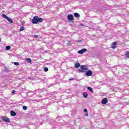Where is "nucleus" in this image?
<instances>
[{
    "mask_svg": "<svg viewBox=\"0 0 129 129\" xmlns=\"http://www.w3.org/2000/svg\"><path fill=\"white\" fill-rule=\"evenodd\" d=\"M88 70V68L87 66H81V70H79V72H81L82 73H85L86 71Z\"/></svg>",
    "mask_w": 129,
    "mask_h": 129,
    "instance_id": "obj_1",
    "label": "nucleus"
},
{
    "mask_svg": "<svg viewBox=\"0 0 129 129\" xmlns=\"http://www.w3.org/2000/svg\"><path fill=\"white\" fill-rule=\"evenodd\" d=\"M2 16L3 18H4V19H6V20H7V21H8V22L10 24H13L14 21H13V20L12 19H11V18L7 16V15L3 14Z\"/></svg>",
    "mask_w": 129,
    "mask_h": 129,
    "instance_id": "obj_2",
    "label": "nucleus"
},
{
    "mask_svg": "<svg viewBox=\"0 0 129 129\" xmlns=\"http://www.w3.org/2000/svg\"><path fill=\"white\" fill-rule=\"evenodd\" d=\"M2 119L3 121H5V122H10L11 121L9 117H5V116H2Z\"/></svg>",
    "mask_w": 129,
    "mask_h": 129,
    "instance_id": "obj_3",
    "label": "nucleus"
},
{
    "mask_svg": "<svg viewBox=\"0 0 129 129\" xmlns=\"http://www.w3.org/2000/svg\"><path fill=\"white\" fill-rule=\"evenodd\" d=\"M31 22L33 24H37V23H38V16H34L33 19H32Z\"/></svg>",
    "mask_w": 129,
    "mask_h": 129,
    "instance_id": "obj_4",
    "label": "nucleus"
},
{
    "mask_svg": "<svg viewBox=\"0 0 129 129\" xmlns=\"http://www.w3.org/2000/svg\"><path fill=\"white\" fill-rule=\"evenodd\" d=\"M68 20L69 21H73L74 20V17L72 14H69L68 15Z\"/></svg>",
    "mask_w": 129,
    "mask_h": 129,
    "instance_id": "obj_5",
    "label": "nucleus"
},
{
    "mask_svg": "<svg viewBox=\"0 0 129 129\" xmlns=\"http://www.w3.org/2000/svg\"><path fill=\"white\" fill-rule=\"evenodd\" d=\"M87 51V49L86 48H83L78 51L79 54H83V53H85Z\"/></svg>",
    "mask_w": 129,
    "mask_h": 129,
    "instance_id": "obj_6",
    "label": "nucleus"
},
{
    "mask_svg": "<svg viewBox=\"0 0 129 129\" xmlns=\"http://www.w3.org/2000/svg\"><path fill=\"white\" fill-rule=\"evenodd\" d=\"M86 76H91L92 75V71L89 70L86 74Z\"/></svg>",
    "mask_w": 129,
    "mask_h": 129,
    "instance_id": "obj_7",
    "label": "nucleus"
},
{
    "mask_svg": "<svg viewBox=\"0 0 129 129\" xmlns=\"http://www.w3.org/2000/svg\"><path fill=\"white\" fill-rule=\"evenodd\" d=\"M107 99L106 98H104L102 100V104H106V103H107Z\"/></svg>",
    "mask_w": 129,
    "mask_h": 129,
    "instance_id": "obj_8",
    "label": "nucleus"
},
{
    "mask_svg": "<svg viewBox=\"0 0 129 129\" xmlns=\"http://www.w3.org/2000/svg\"><path fill=\"white\" fill-rule=\"evenodd\" d=\"M111 48L112 49H115L116 48V42H113Z\"/></svg>",
    "mask_w": 129,
    "mask_h": 129,
    "instance_id": "obj_9",
    "label": "nucleus"
},
{
    "mask_svg": "<svg viewBox=\"0 0 129 129\" xmlns=\"http://www.w3.org/2000/svg\"><path fill=\"white\" fill-rule=\"evenodd\" d=\"M10 113H11V115H12V116H15V115H17V113L13 110L11 111Z\"/></svg>",
    "mask_w": 129,
    "mask_h": 129,
    "instance_id": "obj_10",
    "label": "nucleus"
},
{
    "mask_svg": "<svg viewBox=\"0 0 129 129\" xmlns=\"http://www.w3.org/2000/svg\"><path fill=\"white\" fill-rule=\"evenodd\" d=\"M74 16L75 17V18H80V15L77 13H74Z\"/></svg>",
    "mask_w": 129,
    "mask_h": 129,
    "instance_id": "obj_11",
    "label": "nucleus"
},
{
    "mask_svg": "<svg viewBox=\"0 0 129 129\" xmlns=\"http://www.w3.org/2000/svg\"><path fill=\"white\" fill-rule=\"evenodd\" d=\"M75 68H79L80 67V63L77 62L75 66Z\"/></svg>",
    "mask_w": 129,
    "mask_h": 129,
    "instance_id": "obj_12",
    "label": "nucleus"
},
{
    "mask_svg": "<svg viewBox=\"0 0 129 129\" xmlns=\"http://www.w3.org/2000/svg\"><path fill=\"white\" fill-rule=\"evenodd\" d=\"M26 61H27V62H28V63H32V59L30 58H26Z\"/></svg>",
    "mask_w": 129,
    "mask_h": 129,
    "instance_id": "obj_13",
    "label": "nucleus"
},
{
    "mask_svg": "<svg viewBox=\"0 0 129 129\" xmlns=\"http://www.w3.org/2000/svg\"><path fill=\"white\" fill-rule=\"evenodd\" d=\"M87 89L88 90H90V92H91V93H93V90L92 89V88L90 87H87Z\"/></svg>",
    "mask_w": 129,
    "mask_h": 129,
    "instance_id": "obj_14",
    "label": "nucleus"
},
{
    "mask_svg": "<svg viewBox=\"0 0 129 129\" xmlns=\"http://www.w3.org/2000/svg\"><path fill=\"white\" fill-rule=\"evenodd\" d=\"M37 21H38V22H43V18H39V17H38Z\"/></svg>",
    "mask_w": 129,
    "mask_h": 129,
    "instance_id": "obj_15",
    "label": "nucleus"
},
{
    "mask_svg": "<svg viewBox=\"0 0 129 129\" xmlns=\"http://www.w3.org/2000/svg\"><path fill=\"white\" fill-rule=\"evenodd\" d=\"M83 95L85 98H86V97H87V96H88V94L86 92H84L83 93Z\"/></svg>",
    "mask_w": 129,
    "mask_h": 129,
    "instance_id": "obj_16",
    "label": "nucleus"
},
{
    "mask_svg": "<svg viewBox=\"0 0 129 129\" xmlns=\"http://www.w3.org/2000/svg\"><path fill=\"white\" fill-rule=\"evenodd\" d=\"M43 70L45 72H47V71L49 70V69H48L47 67H44Z\"/></svg>",
    "mask_w": 129,
    "mask_h": 129,
    "instance_id": "obj_17",
    "label": "nucleus"
},
{
    "mask_svg": "<svg viewBox=\"0 0 129 129\" xmlns=\"http://www.w3.org/2000/svg\"><path fill=\"white\" fill-rule=\"evenodd\" d=\"M10 49H11V46H7L6 47V51H8L9 50H10Z\"/></svg>",
    "mask_w": 129,
    "mask_h": 129,
    "instance_id": "obj_18",
    "label": "nucleus"
},
{
    "mask_svg": "<svg viewBox=\"0 0 129 129\" xmlns=\"http://www.w3.org/2000/svg\"><path fill=\"white\" fill-rule=\"evenodd\" d=\"M24 30H25V28H24L23 26H22V27L20 28V32H23V31H24Z\"/></svg>",
    "mask_w": 129,
    "mask_h": 129,
    "instance_id": "obj_19",
    "label": "nucleus"
},
{
    "mask_svg": "<svg viewBox=\"0 0 129 129\" xmlns=\"http://www.w3.org/2000/svg\"><path fill=\"white\" fill-rule=\"evenodd\" d=\"M27 108H28V107H27L26 106H23V109H24V110H27Z\"/></svg>",
    "mask_w": 129,
    "mask_h": 129,
    "instance_id": "obj_20",
    "label": "nucleus"
},
{
    "mask_svg": "<svg viewBox=\"0 0 129 129\" xmlns=\"http://www.w3.org/2000/svg\"><path fill=\"white\" fill-rule=\"evenodd\" d=\"M14 65H15L16 66H19V65H20V63L18 62H14Z\"/></svg>",
    "mask_w": 129,
    "mask_h": 129,
    "instance_id": "obj_21",
    "label": "nucleus"
},
{
    "mask_svg": "<svg viewBox=\"0 0 129 129\" xmlns=\"http://www.w3.org/2000/svg\"><path fill=\"white\" fill-rule=\"evenodd\" d=\"M126 55L128 58H129V51H126Z\"/></svg>",
    "mask_w": 129,
    "mask_h": 129,
    "instance_id": "obj_22",
    "label": "nucleus"
},
{
    "mask_svg": "<svg viewBox=\"0 0 129 129\" xmlns=\"http://www.w3.org/2000/svg\"><path fill=\"white\" fill-rule=\"evenodd\" d=\"M38 37H39L38 35H34V38H38Z\"/></svg>",
    "mask_w": 129,
    "mask_h": 129,
    "instance_id": "obj_23",
    "label": "nucleus"
},
{
    "mask_svg": "<svg viewBox=\"0 0 129 129\" xmlns=\"http://www.w3.org/2000/svg\"><path fill=\"white\" fill-rule=\"evenodd\" d=\"M12 93H13V94H15V93H16V91H15V90H13L12 91Z\"/></svg>",
    "mask_w": 129,
    "mask_h": 129,
    "instance_id": "obj_24",
    "label": "nucleus"
},
{
    "mask_svg": "<svg viewBox=\"0 0 129 129\" xmlns=\"http://www.w3.org/2000/svg\"><path fill=\"white\" fill-rule=\"evenodd\" d=\"M84 112H87V109H84Z\"/></svg>",
    "mask_w": 129,
    "mask_h": 129,
    "instance_id": "obj_25",
    "label": "nucleus"
},
{
    "mask_svg": "<svg viewBox=\"0 0 129 129\" xmlns=\"http://www.w3.org/2000/svg\"><path fill=\"white\" fill-rule=\"evenodd\" d=\"M85 115H86V116H88V113H85Z\"/></svg>",
    "mask_w": 129,
    "mask_h": 129,
    "instance_id": "obj_26",
    "label": "nucleus"
},
{
    "mask_svg": "<svg viewBox=\"0 0 129 129\" xmlns=\"http://www.w3.org/2000/svg\"><path fill=\"white\" fill-rule=\"evenodd\" d=\"M69 80H74V79L73 78L69 79Z\"/></svg>",
    "mask_w": 129,
    "mask_h": 129,
    "instance_id": "obj_27",
    "label": "nucleus"
},
{
    "mask_svg": "<svg viewBox=\"0 0 129 129\" xmlns=\"http://www.w3.org/2000/svg\"><path fill=\"white\" fill-rule=\"evenodd\" d=\"M68 46H69V43H67Z\"/></svg>",
    "mask_w": 129,
    "mask_h": 129,
    "instance_id": "obj_28",
    "label": "nucleus"
},
{
    "mask_svg": "<svg viewBox=\"0 0 129 129\" xmlns=\"http://www.w3.org/2000/svg\"><path fill=\"white\" fill-rule=\"evenodd\" d=\"M1 40H2V39H1V37H0V42H1Z\"/></svg>",
    "mask_w": 129,
    "mask_h": 129,
    "instance_id": "obj_29",
    "label": "nucleus"
},
{
    "mask_svg": "<svg viewBox=\"0 0 129 129\" xmlns=\"http://www.w3.org/2000/svg\"><path fill=\"white\" fill-rule=\"evenodd\" d=\"M1 121H2V120L0 119V122H1Z\"/></svg>",
    "mask_w": 129,
    "mask_h": 129,
    "instance_id": "obj_30",
    "label": "nucleus"
}]
</instances>
